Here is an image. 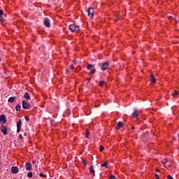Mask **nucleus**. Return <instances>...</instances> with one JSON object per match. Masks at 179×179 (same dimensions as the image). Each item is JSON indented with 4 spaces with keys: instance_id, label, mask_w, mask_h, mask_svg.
I'll list each match as a JSON object with an SVG mask.
<instances>
[{
    "instance_id": "nucleus-1",
    "label": "nucleus",
    "mask_w": 179,
    "mask_h": 179,
    "mask_svg": "<svg viewBox=\"0 0 179 179\" xmlns=\"http://www.w3.org/2000/svg\"><path fill=\"white\" fill-rule=\"evenodd\" d=\"M69 29L73 33L75 32V31H79V30H80L79 26H77L76 24H70L69 26Z\"/></svg>"
},
{
    "instance_id": "nucleus-2",
    "label": "nucleus",
    "mask_w": 179,
    "mask_h": 179,
    "mask_svg": "<svg viewBox=\"0 0 179 179\" xmlns=\"http://www.w3.org/2000/svg\"><path fill=\"white\" fill-rule=\"evenodd\" d=\"M87 13L89 17H91V19L93 18L94 16V9H93V8H89L87 10Z\"/></svg>"
},
{
    "instance_id": "nucleus-3",
    "label": "nucleus",
    "mask_w": 179,
    "mask_h": 179,
    "mask_svg": "<svg viewBox=\"0 0 179 179\" xmlns=\"http://www.w3.org/2000/svg\"><path fill=\"white\" fill-rule=\"evenodd\" d=\"M108 65H110L108 61L104 62L101 67V71H106L108 68Z\"/></svg>"
},
{
    "instance_id": "nucleus-4",
    "label": "nucleus",
    "mask_w": 179,
    "mask_h": 179,
    "mask_svg": "<svg viewBox=\"0 0 179 179\" xmlns=\"http://www.w3.org/2000/svg\"><path fill=\"white\" fill-rule=\"evenodd\" d=\"M30 108V104H29V103H27V101H26L25 100L22 101V108H24V110H27V108Z\"/></svg>"
},
{
    "instance_id": "nucleus-5",
    "label": "nucleus",
    "mask_w": 179,
    "mask_h": 179,
    "mask_svg": "<svg viewBox=\"0 0 179 179\" xmlns=\"http://www.w3.org/2000/svg\"><path fill=\"white\" fill-rule=\"evenodd\" d=\"M1 131L3 132V135H8V128L6 126L2 124L1 127Z\"/></svg>"
},
{
    "instance_id": "nucleus-6",
    "label": "nucleus",
    "mask_w": 179,
    "mask_h": 179,
    "mask_svg": "<svg viewBox=\"0 0 179 179\" xmlns=\"http://www.w3.org/2000/svg\"><path fill=\"white\" fill-rule=\"evenodd\" d=\"M43 23L45 27H50L51 26V22H50V20L48 18H45L43 20Z\"/></svg>"
},
{
    "instance_id": "nucleus-7",
    "label": "nucleus",
    "mask_w": 179,
    "mask_h": 179,
    "mask_svg": "<svg viewBox=\"0 0 179 179\" xmlns=\"http://www.w3.org/2000/svg\"><path fill=\"white\" fill-rule=\"evenodd\" d=\"M11 173L13 174H17V173H19V169L17 168V166H13L11 168Z\"/></svg>"
},
{
    "instance_id": "nucleus-8",
    "label": "nucleus",
    "mask_w": 179,
    "mask_h": 179,
    "mask_svg": "<svg viewBox=\"0 0 179 179\" xmlns=\"http://www.w3.org/2000/svg\"><path fill=\"white\" fill-rule=\"evenodd\" d=\"M25 169H26V170H28L29 171H31V163L27 162L25 164Z\"/></svg>"
},
{
    "instance_id": "nucleus-9",
    "label": "nucleus",
    "mask_w": 179,
    "mask_h": 179,
    "mask_svg": "<svg viewBox=\"0 0 179 179\" xmlns=\"http://www.w3.org/2000/svg\"><path fill=\"white\" fill-rule=\"evenodd\" d=\"M122 127H124V123H122V122H119L117 123V124L116 125L115 128H116V129H121V128H122Z\"/></svg>"
},
{
    "instance_id": "nucleus-10",
    "label": "nucleus",
    "mask_w": 179,
    "mask_h": 179,
    "mask_svg": "<svg viewBox=\"0 0 179 179\" xmlns=\"http://www.w3.org/2000/svg\"><path fill=\"white\" fill-rule=\"evenodd\" d=\"M150 80H151L152 83H156V78H155V75L151 74Z\"/></svg>"
},
{
    "instance_id": "nucleus-11",
    "label": "nucleus",
    "mask_w": 179,
    "mask_h": 179,
    "mask_svg": "<svg viewBox=\"0 0 179 179\" xmlns=\"http://www.w3.org/2000/svg\"><path fill=\"white\" fill-rule=\"evenodd\" d=\"M24 97L26 99V100H27V101H29V100H30V94H29L28 92H26L24 94Z\"/></svg>"
},
{
    "instance_id": "nucleus-12",
    "label": "nucleus",
    "mask_w": 179,
    "mask_h": 179,
    "mask_svg": "<svg viewBox=\"0 0 179 179\" xmlns=\"http://www.w3.org/2000/svg\"><path fill=\"white\" fill-rule=\"evenodd\" d=\"M15 99H16V96H11L8 99V103H13Z\"/></svg>"
},
{
    "instance_id": "nucleus-13",
    "label": "nucleus",
    "mask_w": 179,
    "mask_h": 179,
    "mask_svg": "<svg viewBox=\"0 0 179 179\" xmlns=\"http://www.w3.org/2000/svg\"><path fill=\"white\" fill-rule=\"evenodd\" d=\"M22 120H19L17 122V128H22Z\"/></svg>"
},
{
    "instance_id": "nucleus-14",
    "label": "nucleus",
    "mask_w": 179,
    "mask_h": 179,
    "mask_svg": "<svg viewBox=\"0 0 179 179\" xmlns=\"http://www.w3.org/2000/svg\"><path fill=\"white\" fill-rule=\"evenodd\" d=\"M90 173H91V174H94V173H96V171H94V169H93V165H91L90 167Z\"/></svg>"
},
{
    "instance_id": "nucleus-15",
    "label": "nucleus",
    "mask_w": 179,
    "mask_h": 179,
    "mask_svg": "<svg viewBox=\"0 0 179 179\" xmlns=\"http://www.w3.org/2000/svg\"><path fill=\"white\" fill-rule=\"evenodd\" d=\"M22 109V106L20 104H17L16 106H15V110L16 111H20V110Z\"/></svg>"
},
{
    "instance_id": "nucleus-16",
    "label": "nucleus",
    "mask_w": 179,
    "mask_h": 179,
    "mask_svg": "<svg viewBox=\"0 0 179 179\" xmlns=\"http://www.w3.org/2000/svg\"><path fill=\"white\" fill-rule=\"evenodd\" d=\"M107 164H108L107 162H105L103 164H101V167H106V169H108V166Z\"/></svg>"
},
{
    "instance_id": "nucleus-17",
    "label": "nucleus",
    "mask_w": 179,
    "mask_h": 179,
    "mask_svg": "<svg viewBox=\"0 0 179 179\" xmlns=\"http://www.w3.org/2000/svg\"><path fill=\"white\" fill-rule=\"evenodd\" d=\"M132 115L134 118H138V111L135 110L133 113Z\"/></svg>"
},
{
    "instance_id": "nucleus-18",
    "label": "nucleus",
    "mask_w": 179,
    "mask_h": 179,
    "mask_svg": "<svg viewBox=\"0 0 179 179\" xmlns=\"http://www.w3.org/2000/svg\"><path fill=\"white\" fill-rule=\"evenodd\" d=\"M148 134H149V133H148V131L145 132V133L141 136V138H148Z\"/></svg>"
},
{
    "instance_id": "nucleus-19",
    "label": "nucleus",
    "mask_w": 179,
    "mask_h": 179,
    "mask_svg": "<svg viewBox=\"0 0 179 179\" xmlns=\"http://www.w3.org/2000/svg\"><path fill=\"white\" fill-rule=\"evenodd\" d=\"M5 116H4V115H1V116H0V121H3V122H5Z\"/></svg>"
},
{
    "instance_id": "nucleus-20",
    "label": "nucleus",
    "mask_w": 179,
    "mask_h": 179,
    "mask_svg": "<svg viewBox=\"0 0 179 179\" xmlns=\"http://www.w3.org/2000/svg\"><path fill=\"white\" fill-rule=\"evenodd\" d=\"M94 66L93 64H88L87 66V69H92V68H94Z\"/></svg>"
},
{
    "instance_id": "nucleus-21",
    "label": "nucleus",
    "mask_w": 179,
    "mask_h": 179,
    "mask_svg": "<svg viewBox=\"0 0 179 179\" xmlns=\"http://www.w3.org/2000/svg\"><path fill=\"white\" fill-rule=\"evenodd\" d=\"M27 177H29V178H33V173L32 172H29L27 173Z\"/></svg>"
},
{
    "instance_id": "nucleus-22",
    "label": "nucleus",
    "mask_w": 179,
    "mask_h": 179,
    "mask_svg": "<svg viewBox=\"0 0 179 179\" xmlns=\"http://www.w3.org/2000/svg\"><path fill=\"white\" fill-rule=\"evenodd\" d=\"M177 94H178V91L175 90L173 93H172V96L173 97H176V96H177Z\"/></svg>"
},
{
    "instance_id": "nucleus-23",
    "label": "nucleus",
    "mask_w": 179,
    "mask_h": 179,
    "mask_svg": "<svg viewBox=\"0 0 179 179\" xmlns=\"http://www.w3.org/2000/svg\"><path fill=\"white\" fill-rule=\"evenodd\" d=\"M90 73H91L92 75H94V74L96 73V69H92Z\"/></svg>"
},
{
    "instance_id": "nucleus-24",
    "label": "nucleus",
    "mask_w": 179,
    "mask_h": 179,
    "mask_svg": "<svg viewBox=\"0 0 179 179\" xmlns=\"http://www.w3.org/2000/svg\"><path fill=\"white\" fill-rule=\"evenodd\" d=\"M99 86L101 87H103V86H104V81H99Z\"/></svg>"
},
{
    "instance_id": "nucleus-25",
    "label": "nucleus",
    "mask_w": 179,
    "mask_h": 179,
    "mask_svg": "<svg viewBox=\"0 0 179 179\" xmlns=\"http://www.w3.org/2000/svg\"><path fill=\"white\" fill-rule=\"evenodd\" d=\"M103 150H104V146L100 145V146H99V151H100V152H102V151H103Z\"/></svg>"
},
{
    "instance_id": "nucleus-26",
    "label": "nucleus",
    "mask_w": 179,
    "mask_h": 179,
    "mask_svg": "<svg viewBox=\"0 0 179 179\" xmlns=\"http://www.w3.org/2000/svg\"><path fill=\"white\" fill-rule=\"evenodd\" d=\"M89 135H90V133H89V131H87L85 136H86V138H87V139H89Z\"/></svg>"
},
{
    "instance_id": "nucleus-27",
    "label": "nucleus",
    "mask_w": 179,
    "mask_h": 179,
    "mask_svg": "<svg viewBox=\"0 0 179 179\" xmlns=\"http://www.w3.org/2000/svg\"><path fill=\"white\" fill-rule=\"evenodd\" d=\"M39 176H40V177H47V175L46 174H43V173H41L40 174H39Z\"/></svg>"
},
{
    "instance_id": "nucleus-28",
    "label": "nucleus",
    "mask_w": 179,
    "mask_h": 179,
    "mask_svg": "<svg viewBox=\"0 0 179 179\" xmlns=\"http://www.w3.org/2000/svg\"><path fill=\"white\" fill-rule=\"evenodd\" d=\"M3 22V17L2 15H0V23H2Z\"/></svg>"
},
{
    "instance_id": "nucleus-29",
    "label": "nucleus",
    "mask_w": 179,
    "mask_h": 179,
    "mask_svg": "<svg viewBox=\"0 0 179 179\" xmlns=\"http://www.w3.org/2000/svg\"><path fill=\"white\" fill-rule=\"evenodd\" d=\"M25 121H29V120H30V117H29V116H25Z\"/></svg>"
},
{
    "instance_id": "nucleus-30",
    "label": "nucleus",
    "mask_w": 179,
    "mask_h": 179,
    "mask_svg": "<svg viewBox=\"0 0 179 179\" xmlns=\"http://www.w3.org/2000/svg\"><path fill=\"white\" fill-rule=\"evenodd\" d=\"M22 127H17V134H19V132H20V129Z\"/></svg>"
},
{
    "instance_id": "nucleus-31",
    "label": "nucleus",
    "mask_w": 179,
    "mask_h": 179,
    "mask_svg": "<svg viewBox=\"0 0 179 179\" xmlns=\"http://www.w3.org/2000/svg\"><path fill=\"white\" fill-rule=\"evenodd\" d=\"M70 69H75V66L73 65H71L69 67Z\"/></svg>"
},
{
    "instance_id": "nucleus-32",
    "label": "nucleus",
    "mask_w": 179,
    "mask_h": 179,
    "mask_svg": "<svg viewBox=\"0 0 179 179\" xmlns=\"http://www.w3.org/2000/svg\"><path fill=\"white\" fill-rule=\"evenodd\" d=\"M83 163H84V164H86V163H87V161H86V159H82Z\"/></svg>"
},
{
    "instance_id": "nucleus-33",
    "label": "nucleus",
    "mask_w": 179,
    "mask_h": 179,
    "mask_svg": "<svg viewBox=\"0 0 179 179\" xmlns=\"http://www.w3.org/2000/svg\"><path fill=\"white\" fill-rule=\"evenodd\" d=\"M3 15V10H0V16H2Z\"/></svg>"
},
{
    "instance_id": "nucleus-34",
    "label": "nucleus",
    "mask_w": 179,
    "mask_h": 179,
    "mask_svg": "<svg viewBox=\"0 0 179 179\" xmlns=\"http://www.w3.org/2000/svg\"><path fill=\"white\" fill-rule=\"evenodd\" d=\"M162 163H163L164 164H166V163H167V159H164V161H162Z\"/></svg>"
},
{
    "instance_id": "nucleus-35",
    "label": "nucleus",
    "mask_w": 179,
    "mask_h": 179,
    "mask_svg": "<svg viewBox=\"0 0 179 179\" xmlns=\"http://www.w3.org/2000/svg\"><path fill=\"white\" fill-rule=\"evenodd\" d=\"M19 138L22 140L23 139V136L22 134H20Z\"/></svg>"
},
{
    "instance_id": "nucleus-36",
    "label": "nucleus",
    "mask_w": 179,
    "mask_h": 179,
    "mask_svg": "<svg viewBox=\"0 0 179 179\" xmlns=\"http://www.w3.org/2000/svg\"><path fill=\"white\" fill-rule=\"evenodd\" d=\"M110 179H117V178H115L114 176H112Z\"/></svg>"
},
{
    "instance_id": "nucleus-37",
    "label": "nucleus",
    "mask_w": 179,
    "mask_h": 179,
    "mask_svg": "<svg viewBox=\"0 0 179 179\" xmlns=\"http://www.w3.org/2000/svg\"><path fill=\"white\" fill-rule=\"evenodd\" d=\"M167 179H173V177H171L170 175H169Z\"/></svg>"
},
{
    "instance_id": "nucleus-38",
    "label": "nucleus",
    "mask_w": 179,
    "mask_h": 179,
    "mask_svg": "<svg viewBox=\"0 0 179 179\" xmlns=\"http://www.w3.org/2000/svg\"><path fill=\"white\" fill-rule=\"evenodd\" d=\"M87 80H88V83L90 82L91 79L90 78H87Z\"/></svg>"
},
{
    "instance_id": "nucleus-39",
    "label": "nucleus",
    "mask_w": 179,
    "mask_h": 179,
    "mask_svg": "<svg viewBox=\"0 0 179 179\" xmlns=\"http://www.w3.org/2000/svg\"><path fill=\"white\" fill-rule=\"evenodd\" d=\"M171 17H173L172 16H169L168 19L170 20V19H171Z\"/></svg>"
},
{
    "instance_id": "nucleus-40",
    "label": "nucleus",
    "mask_w": 179,
    "mask_h": 179,
    "mask_svg": "<svg viewBox=\"0 0 179 179\" xmlns=\"http://www.w3.org/2000/svg\"><path fill=\"white\" fill-rule=\"evenodd\" d=\"M131 129H135V126H132Z\"/></svg>"
},
{
    "instance_id": "nucleus-41",
    "label": "nucleus",
    "mask_w": 179,
    "mask_h": 179,
    "mask_svg": "<svg viewBox=\"0 0 179 179\" xmlns=\"http://www.w3.org/2000/svg\"><path fill=\"white\" fill-rule=\"evenodd\" d=\"M155 179H157V174H155Z\"/></svg>"
},
{
    "instance_id": "nucleus-42",
    "label": "nucleus",
    "mask_w": 179,
    "mask_h": 179,
    "mask_svg": "<svg viewBox=\"0 0 179 179\" xmlns=\"http://www.w3.org/2000/svg\"><path fill=\"white\" fill-rule=\"evenodd\" d=\"M73 62H76V60H73Z\"/></svg>"
},
{
    "instance_id": "nucleus-43",
    "label": "nucleus",
    "mask_w": 179,
    "mask_h": 179,
    "mask_svg": "<svg viewBox=\"0 0 179 179\" xmlns=\"http://www.w3.org/2000/svg\"><path fill=\"white\" fill-rule=\"evenodd\" d=\"M156 171H157V168L155 169Z\"/></svg>"
},
{
    "instance_id": "nucleus-44",
    "label": "nucleus",
    "mask_w": 179,
    "mask_h": 179,
    "mask_svg": "<svg viewBox=\"0 0 179 179\" xmlns=\"http://www.w3.org/2000/svg\"><path fill=\"white\" fill-rule=\"evenodd\" d=\"M34 176H36V173H34Z\"/></svg>"
},
{
    "instance_id": "nucleus-45",
    "label": "nucleus",
    "mask_w": 179,
    "mask_h": 179,
    "mask_svg": "<svg viewBox=\"0 0 179 179\" xmlns=\"http://www.w3.org/2000/svg\"><path fill=\"white\" fill-rule=\"evenodd\" d=\"M157 173H159V169H157Z\"/></svg>"
},
{
    "instance_id": "nucleus-46",
    "label": "nucleus",
    "mask_w": 179,
    "mask_h": 179,
    "mask_svg": "<svg viewBox=\"0 0 179 179\" xmlns=\"http://www.w3.org/2000/svg\"><path fill=\"white\" fill-rule=\"evenodd\" d=\"M157 179H160V178H159V176L157 177Z\"/></svg>"
},
{
    "instance_id": "nucleus-47",
    "label": "nucleus",
    "mask_w": 179,
    "mask_h": 179,
    "mask_svg": "<svg viewBox=\"0 0 179 179\" xmlns=\"http://www.w3.org/2000/svg\"><path fill=\"white\" fill-rule=\"evenodd\" d=\"M0 62H1V58H0Z\"/></svg>"
}]
</instances>
